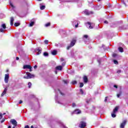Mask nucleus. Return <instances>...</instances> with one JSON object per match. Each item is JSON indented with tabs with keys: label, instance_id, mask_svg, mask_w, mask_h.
Masks as SVG:
<instances>
[{
	"label": "nucleus",
	"instance_id": "6ab92c4d",
	"mask_svg": "<svg viewBox=\"0 0 128 128\" xmlns=\"http://www.w3.org/2000/svg\"><path fill=\"white\" fill-rule=\"evenodd\" d=\"M56 68L57 70H62V66H57Z\"/></svg>",
	"mask_w": 128,
	"mask_h": 128
},
{
	"label": "nucleus",
	"instance_id": "4d7b16f0",
	"mask_svg": "<svg viewBox=\"0 0 128 128\" xmlns=\"http://www.w3.org/2000/svg\"><path fill=\"white\" fill-rule=\"evenodd\" d=\"M8 128H12V126H8Z\"/></svg>",
	"mask_w": 128,
	"mask_h": 128
},
{
	"label": "nucleus",
	"instance_id": "cd10ccee",
	"mask_svg": "<svg viewBox=\"0 0 128 128\" xmlns=\"http://www.w3.org/2000/svg\"><path fill=\"white\" fill-rule=\"evenodd\" d=\"M34 24V22H31L30 24V26H32Z\"/></svg>",
	"mask_w": 128,
	"mask_h": 128
},
{
	"label": "nucleus",
	"instance_id": "ddd939ff",
	"mask_svg": "<svg viewBox=\"0 0 128 128\" xmlns=\"http://www.w3.org/2000/svg\"><path fill=\"white\" fill-rule=\"evenodd\" d=\"M6 92H8V88H6L4 89V90L3 91L2 94H1V96H4V94H6Z\"/></svg>",
	"mask_w": 128,
	"mask_h": 128
},
{
	"label": "nucleus",
	"instance_id": "f3484780",
	"mask_svg": "<svg viewBox=\"0 0 128 128\" xmlns=\"http://www.w3.org/2000/svg\"><path fill=\"white\" fill-rule=\"evenodd\" d=\"M14 17L10 18V26H14Z\"/></svg>",
	"mask_w": 128,
	"mask_h": 128
},
{
	"label": "nucleus",
	"instance_id": "a19ab883",
	"mask_svg": "<svg viewBox=\"0 0 128 128\" xmlns=\"http://www.w3.org/2000/svg\"><path fill=\"white\" fill-rule=\"evenodd\" d=\"M72 106L73 108H74V106H76V104L73 103V104H72Z\"/></svg>",
	"mask_w": 128,
	"mask_h": 128
},
{
	"label": "nucleus",
	"instance_id": "a878e982",
	"mask_svg": "<svg viewBox=\"0 0 128 128\" xmlns=\"http://www.w3.org/2000/svg\"><path fill=\"white\" fill-rule=\"evenodd\" d=\"M44 56H48V52H44Z\"/></svg>",
	"mask_w": 128,
	"mask_h": 128
},
{
	"label": "nucleus",
	"instance_id": "dca6fc26",
	"mask_svg": "<svg viewBox=\"0 0 128 128\" xmlns=\"http://www.w3.org/2000/svg\"><path fill=\"white\" fill-rule=\"evenodd\" d=\"M73 26H75V28H78V21H74L73 22Z\"/></svg>",
	"mask_w": 128,
	"mask_h": 128
},
{
	"label": "nucleus",
	"instance_id": "5701e85b",
	"mask_svg": "<svg viewBox=\"0 0 128 128\" xmlns=\"http://www.w3.org/2000/svg\"><path fill=\"white\" fill-rule=\"evenodd\" d=\"M100 6H96L94 7V10H100Z\"/></svg>",
	"mask_w": 128,
	"mask_h": 128
},
{
	"label": "nucleus",
	"instance_id": "0e129e2a",
	"mask_svg": "<svg viewBox=\"0 0 128 128\" xmlns=\"http://www.w3.org/2000/svg\"><path fill=\"white\" fill-rule=\"evenodd\" d=\"M6 114V113L4 114Z\"/></svg>",
	"mask_w": 128,
	"mask_h": 128
},
{
	"label": "nucleus",
	"instance_id": "e433bc0d",
	"mask_svg": "<svg viewBox=\"0 0 128 128\" xmlns=\"http://www.w3.org/2000/svg\"><path fill=\"white\" fill-rule=\"evenodd\" d=\"M62 67L64 68V66L66 65V62H64L63 63H62Z\"/></svg>",
	"mask_w": 128,
	"mask_h": 128
},
{
	"label": "nucleus",
	"instance_id": "f03ea898",
	"mask_svg": "<svg viewBox=\"0 0 128 128\" xmlns=\"http://www.w3.org/2000/svg\"><path fill=\"white\" fill-rule=\"evenodd\" d=\"M118 106H116L113 112L111 114L112 118H116V112H118Z\"/></svg>",
	"mask_w": 128,
	"mask_h": 128
},
{
	"label": "nucleus",
	"instance_id": "8fccbe9b",
	"mask_svg": "<svg viewBox=\"0 0 128 128\" xmlns=\"http://www.w3.org/2000/svg\"><path fill=\"white\" fill-rule=\"evenodd\" d=\"M24 128H30V126H25Z\"/></svg>",
	"mask_w": 128,
	"mask_h": 128
},
{
	"label": "nucleus",
	"instance_id": "ea45409f",
	"mask_svg": "<svg viewBox=\"0 0 128 128\" xmlns=\"http://www.w3.org/2000/svg\"><path fill=\"white\" fill-rule=\"evenodd\" d=\"M58 91L60 92V94H61L62 96H64V93H62V92H60V90H58Z\"/></svg>",
	"mask_w": 128,
	"mask_h": 128
},
{
	"label": "nucleus",
	"instance_id": "aec40b11",
	"mask_svg": "<svg viewBox=\"0 0 128 128\" xmlns=\"http://www.w3.org/2000/svg\"><path fill=\"white\" fill-rule=\"evenodd\" d=\"M56 50H54L52 52V54L53 56H56Z\"/></svg>",
	"mask_w": 128,
	"mask_h": 128
},
{
	"label": "nucleus",
	"instance_id": "473e14b6",
	"mask_svg": "<svg viewBox=\"0 0 128 128\" xmlns=\"http://www.w3.org/2000/svg\"><path fill=\"white\" fill-rule=\"evenodd\" d=\"M122 72V70H118L117 74H120Z\"/></svg>",
	"mask_w": 128,
	"mask_h": 128
},
{
	"label": "nucleus",
	"instance_id": "c9c22d12",
	"mask_svg": "<svg viewBox=\"0 0 128 128\" xmlns=\"http://www.w3.org/2000/svg\"><path fill=\"white\" fill-rule=\"evenodd\" d=\"M80 92L82 94H84V90H82V89L80 90Z\"/></svg>",
	"mask_w": 128,
	"mask_h": 128
},
{
	"label": "nucleus",
	"instance_id": "c85d7f7f",
	"mask_svg": "<svg viewBox=\"0 0 128 128\" xmlns=\"http://www.w3.org/2000/svg\"><path fill=\"white\" fill-rule=\"evenodd\" d=\"M28 86L29 88H30V86H32V82H29L28 83Z\"/></svg>",
	"mask_w": 128,
	"mask_h": 128
},
{
	"label": "nucleus",
	"instance_id": "7ed1b4c3",
	"mask_svg": "<svg viewBox=\"0 0 128 128\" xmlns=\"http://www.w3.org/2000/svg\"><path fill=\"white\" fill-rule=\"evenodd\" d=\"M6 24H2L0 28V32H6Z\"/></svg>",
	"mask_w": 128,
	"mask_h": 128
},
{
	"label": "nucleus",
	"instance_id": "4468645a",
	"mask_svg": "<svg viewBox=\"0 0 128 128\" xmlns=\"http://www.w3.org/2000/svg\"><path fill=\"white\" fill-rule=\"evenodd\" d=\"M80 112H82L80 111V110H75L72 114H80Z\"/></svg>",
	"mask_w": 128,
	"mask_h": 128
},
{
	"label": "nucleus",
	"instance_id": "2f4dec72",
	"mask_svg": "<svg viewBox=\"0 0 128 128\" xmlns=\"http://www.w3.org/2000/svg\"><path fill=\"white\" fill-rule=\"evenodd\" d=\"M80 88H82L84 86V83H80Z\"/></svg>",
	"mask_w": 128,
	"mask_h": 128
},
{
	"label": "nucleus",
	"instance_id": "bb28decb",
	"mask_svg": "<svg viewBox=\"0 0 128 128\" xmlns=\"http://www.w3.org/2000/svg\"><path fill=\"white\" fill-rule=\"evenodd\" d=\"M114 62L115 64H118V62L116 60H114Z\"/></svg>",
	"mask_w": 128,
	"mask_h": 128
},
{
	"label": "nucleus",
	"instance_id": "a211bd4d",
	"mask_svg": "<svg viewBox=\"0 0 128 128\" xmlns=\"http://www.w3.org/2000/svg\"><path fill=\"white\" fill-rule=\"evenodd\" d=\"M23 68L24 70H26V68H28V70L29 68H30V65H26V64L24 65V66H23Z\"/></svg>",
	"mask_w": 128,
	"mask_h": 128
},
{
	"label": "nucleus",
	"instance_id": "f257e3e1",
	"mask_svg": "<svg viewBox=\"0 0 128 128\" xmlns=\"http://www.w3.org/2000/svg\"><path fill=\"white\" fill-rule=\"evenodd\" d=\"M27 76H24V78H25L26 80H30V78H34L35 76L34 74H32L28 72H27L26 73Z\"/></svg>",
	"mask_w": 128,
	"mask_h": 128
},
{
	"label": "nucleus",
	"instance_id": "69168bd1",
	"mask_svg": "<svg viewBox=\"0 0 128 128\" xmlns=\"http://www.w3.org/2000/svg\"><path fill=\"white\" fill-rule=\"evenodd\" d=\"M56 74H57L56 72Z\"/></svg>",
	"mask_w": 128,
	"mask_h": 128
},
{
	"label": "nucleus",
	"instance_id": "f704fd0d",
	"mask_svg": "<svg viewBox=\"0 0 128 128\" xmlns=\"http://www.w3.org/2000/svg\"><path fill=\"white\" fill-rule=\"evenodd\" d=\"M44 42H45V44H48V40H46L44 41Z\"/></svg>",
	"mask_w": 128,
	"mask_h": 128
},
{
	"label": "nucleus",
	"instance_id": "603ef678",
	"mask_svg": "<svg viewBox=\"0 0 128 128\" xmlns=\"http://www.w3.org/2000/svg\"><path fill=\"white\" fill-rule=\"evenodd\" d=\"M4 119L3 120H1V123L2 124V122H4Z\"/></svg>",
	"mask_w": 128,
	"mask_h": 128
},
{
	"label": "nucleus",
	"instance_id": "b1692460",
	"mask_svg": "<svg viewBox=\"0 0 128 128\" xmlns=\"http://www.w3.org/2000/svg\"><path fill=\"white\" fill-rule=\"evenodd\" d=\"M50 26V22H48L45 24V26H46V28Z\"/></svg>",
	"mask_w": 128,
	"mask_h": 128
},
{
	"label": "nucleus",
	"instance_id": "4c0bfd02",
	"mask_svg": "<svg viewBox=\"0 0 128 128\" xmlns=\"http://www.w3.org/2000/svg\"><path fill=\"white\" fill-rule=\"evenodd\" d=\"M32 66H30V68L28 69V70H30L29 72H32Z\"/></svg>",
	"mask_w": 128,
	"mask_h": 128
},
{
	"label": "nucleus",
	"instance_id": "79ce46f5",
	"mask_svg": "<svg viewBox=\"0 0 128 128\" xmlns=\"http://www.w3.org/2000/svg\"><path fill=\"white\" fill-rule=\"evenodd\" d=\"M108 101V97H106L105 100H104V102H106Z\"/></svg>",
	"mask_w": 128,
	"mask_h": 128
},
{
	"label": "nucleus",
	"instance_id": "bf43d9fd",
	"mask_svg": "<svg viewBox=\"0 0 128 128\" xmlns=\"http://www.w3.org/2000/svg\"><path fill=\"white\" fill-rule=\"evenodd\" d=\"M16 126H14L12 127V128H16Z\"/></svg>",
	"mask_w": 128,
	"mask_h": 128
},
{
	"label": "nucleus",
	"instance_id": "2eb2a0df",
	"mask_svg": "<svg viewBox=\"0 0 128 128\" xmlns=\"http://www.w3.org/2000/svg\"><path fill=\"white\" fill-rule=\"evenodd\" d=\"M83 80L84 82V83L87 84L88 80V77L86 76H84L83 77Z\"/></svg>",
	"mask_w": 128,
	"mask_h": 128
},
{
	"label": "nucleus",
	"instance_id": "39448f33",
	"mask_svg": "<svg viewBox=\"0 0 128 128\" xmlns=\"http://www.w3.org/2000/svg\"><path fill=\"white\" fill-rule=\"evenodd\" d=\"M76 40H73L70 42V46H68L67 47V50H70V48H72L74 44H76Z\"/></svg>",
	"mask_w": 128,
	"mask_h": 128
},
{
	"label": "nucleus",
	"instance_id": "58836bf2",
	"mask_svg": "<svg viewBox=\"0 0 128 128\" xmlns=\"http://www.w3.org/2000/svg\"><path fill=\"white\" fill-rule=\"evenodd\" d=\"M116 54H112L113 58H116Z\"/></svg>",
	"mask_w": 128,
	"mask_h": 128
},
{
	"label": "nucleus",
	"instance_id": "7c9ffc66",
	"mask_svg": "<svg viewBox=\"0 0 128 128\" xmlns=\"http://www.w3.org/2000/svg\"><path fill=\"white\" fill-rule=\"evenodd\" d=\"M121 95H122V92H120V94H117V97L120 98V96Z\"/></svg>",
	"mask_w": 128,
	"mask_h": 128
},
{
	"label": "nucleus",
	"instance_id": "4be33fe9",
	"mask_svg": "<svg viewBox=\"0 0 128 128\" xmlns=\"http://www.w3.org/2000/svg\"><path fill=\"white\" fill-rule=\"evenodd\" d=\"M46 8V6H40V9L42 10H44Z\"/></svg>",
	"mask_w": 128,
	"mask_h": 128
},
{
	"label": "nucleus",
	"instance_id": "f8f14e48",
	"mask_svg": "<svg viewBox=\"0 0 128 128\" xmlns=\"http://www.w3.org/2000/svg\"><path fill=\"white\" fill-rule=\"evenodd\" d=\"M126 120H125L122 122L120 126V128H124V126H126Z\"/></svg>",
	"mask_w": 128,
	"mask_h": 128
},
{
	"label": "nucleus",
	"instance_id": "a18cd8bd",
	"mask_svg": "<svg viewBox=\"0 0 128 128\" xmlns=\"http://www.w3.org/2000/svg\"><path fill=\"white\" fill-rule=\"evenodd\" d=\"M34 68L36 70V68H37L38 66L36 65H35Z\"/></svg>",
	"mask_w": 128,
	"mask_h": 128
},
{
	"label": "nucleus",
	"instance_id": "052dcab7",
	"mask_svg": "<svg viewBox=\"0 0 128 128\" xmlns=\"http://www.w3.org/2000/svg\"><path fill=\"white\" fill-rule=\"evenodd\" d=\"M100 0H98V2H100Z\"/></svg>",
	"mask_w": 128,
	"mask_h": 128
},
{
	"label": "nucleus",
	"instance_id": "20e7f679",
	"mask_svg": "<svg viewBox=\"0 0 128 128\" xmlns=\"http://www.w3.org/2000/svg\"><path fill=\"white\" fill-rule=\"evenodd\" d=\"M86 27L89 28L90 30H91L92 28H94V24L92 23L90 24V22H88L86 24Z\"/></svg>",
	"mask_w": 128,
	"mask_h": 128
},
{
	"label": "nucleus",
	"instance_id": "de8ad7c7",
	"mask_svg": "<svg viewBox=\"0 0 128 128\" xmlns=\"http://www.w3.org/2000/svg\"><path fill=\"white\" fill-rule=\"evenodd\" d=\"M104 24H108V22L107 20H105V21L104 22Z\"/></svg>",
	"mask_w": 128,
	"mask_h": 128
},
{
	"label": "nucleus",
	"instance_id": "c03bdc74",
	"mask_svg": "<svg viewBox=\"0 0 128 128\" xmlns=\"http://www.w3.org/2000/svg\"><path fill=\"white\" fill-rule=\"evenodd\" d=\"M64 82L65 84H68V82L67 80H64Z\"/></svg>",
	"mask_w": 128,
	"mask_h": 128
},
{
	"label": "nucleus",
	"instance_id": "72a5a7b5",
	"mask_svg": "<svg viewBox=\"0 0 128 128\" xmlns=\"http://www.w3.org/2000/svg\"><path fill=\"white\" fill-rule=\"evenodd\" d=\"M2 114L0 113V120H2Z\"/></svg>",
	"mask_w": 128,
	"mask_h": 128
},
{
	"label": "nucleus",
	"instance_id": "6e6552de",
	"mask_svg": "<svg viewBox=\"0 0 128 128\" xmlns=\"http://www.w3.org/2000/svg\"><path fill=\"white\" fill-rule=\"evenodd\" d=\"M83 40L84 42H90V37H88V35H84L83 36Z\"/></svg>",
	"mask_w": 128,
	"mask_h": 128
},
{
	"label": "nucleus",
	"instance_id": "5fc2aeb1",
	"mask_svg": "<svg viewBox=\"0 0 128 128\" xmlns=\"http://www.w3.org/2000/svg\"><path fill=\"white\" fill-rule=\"evenodd\" d=\"M63 128H68L66 126H64V125H63Z\"/></svg>",
	"mask_w": 128,
	"mask_h": 128
},
{
	"label": "nucleus",
	"instance_id": "864d4df0",
	"mask_svg": "<svg viewBox=\"0 0 128 128\" xmlns=\"http://www.w3.org/2000/svg\"><path fill=\"white\" fill-rule=\"evenodd\" d=\"M60 60H61V62H64V58H62L60 59Z\"/></svg>",
	"mask_w": 128,
	"mask_h": 128
},
{
	"label": "nucleus",
	"instance_id": "9d476101",
	"mask_svg": "<svg viewBox=\"0 0 128 128\" xmlns=\"http://www.w3.org/2000/svg\"><path fill=\"white\" fill-rule=\"evenodd\" d=\"M84 14H86V16H89V14H94V12H92V11H88V10H85L84 11Z\"/></svg>",
	"mask_w": 128,
	"mask_h": 128
},
{
	"label": "nucleus",
	"instance_id": "37998d69",
	"mask_svg": "<svg viewBox=\"0 0 128 128\" xmlns=\"http://www.w3.org/2000/svg\"><path fill=\"white\" fill-rule=\"evenodd\" d=\"M10 6H12V8H14V5H13L12 4V3H10Z\"/></svg>",
	"mask_w": 128,
	"mask_h": 128
},
{
	"label": "nucleus",
	"instance_id": "e2e57ef3",
	"mask_svg": "<svg viewBox=\"0 0 128 128\" xmlns=\"http://www.w3.org/2000/svg\"><path fill=\"white\" fill-rule=\"evenodd\" d=\"M124 4L126 6V4L125 3H124Z\"/></svg>",
	"mask_w": 128,
	"mask_h": 128
},
{
	"label": "nucleus",
	"instance_id": "c756f323",
	"mask_svg": "<svg viewBox=\"0 0 128 128\" xmlns=\"http://www.w3.org/2000/svg\"><path fill=\"white\" fill-rule=\"evenodd\" d=\"M76 83H77L76 81H72V84H76Z\"/></svg>",
	"mask_w": 128,
	"mask_h": 128
},
{
	"label": "nucleus",
	"instance_id": "6e6d98bb",
	"mask_svg": "<svg viewBox=\"0 0 128 128\" xmlns=\"http://www.w3.org/2000/svg\"><path fill=\"white\" fill-rule=\"evenodd\" d=\"M98 62L99 64H100V60H98Z\"/></svg>",
	"mask_w": 128,
	"mask_h": 128
},
{
	"label": "nucleus",
	"instance_id": "3c124183",
	"mask_svg": "<svg viewBox=\"0 0 128 128\" xmlns=\"http://www.w3.org/2000/svg\"><path fill=\"white\" fill-rule=\"evenodd\" d=\"M16 60H20V58L16 57Z\"/></svg>",
	"mask_w": 128,
	"mask_h": 128
},
{
	"label": "nucleus",
	"instance_id": "13d9d810",
	"mask_svg": "<svg viewBox=\"0 0 128 128\" xmlns=\"http://www.w3.org/2000/svg\"><path fill=\"white\" fill-rule=\"evenodd\" d=\"M6 72H8V70H6Z\"/></svg>",
	"mask_w": 128,
	"mask_h": 128
},
{
	"label": "nucleus",
	"instance_id": "423d86ee",
	"mask_svg": "<svg viewBox=\"0 0 128 128\" xmlns=\"http://www.w3.org/2000/svg\"><path fill=\"white\" fill-rule=\"evenodd\" d=\"M86 126V122H80L79 128H84Z\"/></svg>",
	"mask_w": 128,
	"mask_h": 128
},
{
	"label": "nucleus",
	"instance_id": "0eeeda50",
	"mask_svg": "<svg viewBox=\"0 0 128 128\" xmlns=\"http://www.w3.org/2000/svg\"><path fill=\"white\" fill-rule=\"evenodd\" d=\"M8 78H10V74H6L4 80L6 84H8Z\"/></svg>",
	"mask_w": 128,
	"mask_h": 128
},
{
	"label": "nucleus",
	"instance_id": "9b49d317",
	"mask_svg": "<svg viewBox=\"0 0 128 128\" xmlns=\"http://www.w3.org/2000/svg\"><path fill=\"white\" fill-rule=\"evenodd\" d=\"M35 52H37V54H36V56H38V54H42V50L36 48L35 50Z\"/></svg>",
	"mask_w": 128,
	"mask_h": 128
},
{
	"label": "nucleus",
	"instance_id": "1a4fd4ad",
	"mask_svg": "<svg viewBox=\"0 0 128 128\" xmlns=\"http://www.w3.org/2000/svg\"><path fill=\"white\" fill-rule=\"evenodd\" d=\"M10 122L14 126H18V122L14 119H12Z\"/></svg>",
	"mask_w": 128,
	"mask_h": 128
},
{
	"label": "nucleus",
	"instance_id": "393cba45",
	"mask_svg": "<svg viewBox=\"0 0 128 128\" xmlns=\"http://www.w3.org/2000/svg\"><path fill=\"white\" fill-rule=\"evenodd\" d=\"M20 24L18 22H16L14 23V26H20Z\"/></svg>",
	"mask_w": 128,
	"mask_h": 128
},
{
	"label": "nucleus",
	"instance_id": "680f3d73",
	"mask_svg": "<svg viewBox=\"0 0 128 128\" xmlns=\"http://www.w3.org/2000/svg\"><path fill=\"white\" fill-rule=\"evenodd\" d=\"M38 0L39 2H40V0Z\"/></svg>",
	"mask_w": 128,
	"mask_h": 128
},
{
	"label": "nucleus",
	"instance_id": "412c9836",
	"mask_svg": "<svg viewBox=\"0 0 128 128\" xmlns=\"http://www.w3.org/2000/svg\"><path fill=\"white\" fill-rule=\"evenodd\" d=\"M118 50L120 52H124V48L122 47H120L118 48Z\"/></svg>",
	"mask_w": 128,
	"mask_h": 128
},
{
	"label": "nucleus",
	"instance_id": "49530a36",
	"mask_svg": "<svg viewBox=\"0 0 128 128\" xmlns=\"http://www.w3.org/2000/svg\"><path fill=\"white\" fill-rule=\"evenodd\" d=\"M19 104H22V100H20V102H19Z\"/></svg>",
	"mask_w": 128,
	"mask_h": 128
},
{
	"label": "nucleus",
	"instance_id": "09e8293b",
	"mask_svg": "<svg viewBox=\"0 0 128 128\" xmlns=\"http://www.w3.org/2000/svg\"><path fill=\"white\" fill-rule=\"evenodd\" d=\"M114 87L116 88H118V86L116 85H114Z\"/></svg>",
	"mask_w": 128,
	"mask_h": 128
}]
</instances>
